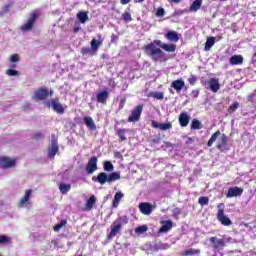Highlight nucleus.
Segmentation results:
<instances>
[{"mask_svg":"<svg viewBox=\"0 0 256 256\" xmlns=\"http://www.w3.org/2000/svg\"><path fill=\"white\" fill-rule=\"evenodd\" d=\"M219 1H227V0H219Z\"/></svg>","mask_w":256,"mask_h":256,"instance_id":"61","label":"nucleus"},{"mask_svg":"<svg viewBox=\"0 0 256 256\" xmlns=\"http://www.w3.org/2000/svg\"><path fill=\"white\" fill-rule=\"evenodd\" d=\"M165 15V9L164 8H158L156 10V16L157 17H163Z\"/></svg>","mask_w":256,"mask_h":256,"instance_id":"47","label":"nucleus"},{"mask_svg":"<svg viewBox=\"0 0 256 256\" xmlns=\"http://www.w3.org/2000/svg\"><path fill=\"white\" fill-rule=\"evenodd\" d=\"M143 51L152 59V61H154V63H157V61H161V59L165 57V52L163 51H166L167 53H175V51H177V45L163 43L161 40H154L153 42L144 45Z\"/></svg>","mask_w":256,"mask_h":256,"instance_id":"1","label":"nucleus"},{"mask_svg":"<svg viewBox=\"0 0 256 256\" xmlns=\"http://www.w3.org/2000/svg\"><path fill=\"white\" fill-rule=\"evenodd\" d=\"M208 89L213 93H217L221 89V84H219V78H210L208 81Z\"/></svg>","mask_w":256,"mask_h":256,"instance_id":"13","label":"nucleus"},{"mask_svg":"<svg viewBox=\"0 0 256 256\" xmlns=\"http://www.w3.org/2000/svg\"><path fill=\"white\" fill-rule=\"evenodd\" d=\"M49 97H53V90L49 91Z\"/></svg>","mask_w":256,"mask_h":256,"instance_id":"59","label":"nucleus"},{"mask_svg":"<svg viewBox=\"0 0 256 256\" xmlns=\"http://www.w3.org/2000/svg\"><path fill=\"white\" fill-rule=\"evenodd\" d=\"M7 243H11V239L5 235H0V245H7Z\"/></svg>","mask_w":256,"mask_h":256,"instance_id":"44","label":"nucleus"},{"mask_svg":"<svg viewBox=\"0 0 256 256\" xmlns=\"http://www.w3.org/2000/svg\"><path fill=\"white\" fill-rule=\"evenodd\" d=\"M243 195V188L239 187H231L228 189V192L226 194V197L231 198V197H241Z\"/></svg>","mask_w":256,"mask_h":256,"instance_id":"17","label":"nucleus"},{"mask_svg":"<svg viewBox=\"0 0 256 256\" xmlns=\"http://www.w3.org/2000/svg\"><path fill=\"white\" fill-rule=\"evenodd\" d=\"M165 38L172 43H177L179 41V34L175 30H169L165 34Z\"/></svg>","mask_w":256,"mask_h":256,"instance_id":"19","label":"nucleus"},{"mask_svg":"<svg viewBox=\"0 0 256 256\" xmlns=\"http://www.w3.org/2000/svg\"><path fill=\"white\" fill-rule=\"evenodd\" d=\"M141 113H143V104L137 105L128 117V123H137L141 119Z\"/></svg>","mask_w":256,"mask_h":256,"instance_id":"5","label":"nucleus"},{"mask_svg":"<svg viewBox=\"0 0 256 256\" xmlns=\"http://www.w3.org/2000/svg\"><path fill=\"white\" fill-rule=\"evenodd\" d=\"M83 121L90 131L97 130V125H95V121H93V118L91 116H85L83 118Z\"/></svg>","mask_w":256,"mask_h":256,"instance_id":"22","label":"nucleus"},{"mask_svg":"<svg viewBox=\"0 0 256 256\" xmlns=\"http://www.w3.org/2000/svg\"><path fill=\"white\" fill-rule=\"evenodd\" d=\"M217 220L220 221L221 224L224 225L225 227H229V225L233 224L231 219L225 215V210L223 208L218 209Z\"/></svg>","mask_w":256,"mask_h":256,"instance_id":"9","label":"nucleus"},{"mask_svg":"<svg viewBox=\"0 0 256 256\" xmlns=\"http://www.w3.org/2000/svg\"><path fill=\"white\" fill-rule=\"evenodd\" d=\"M43 137V134L41 132H36L33 136V139L35 141H39Z\"/></svg>","mask_w":256,"mask_h":256,"instance_id":"51","label":"nucleus"},{"mask_svg":"<svg viewBox=\"0 0 256 256\" xmlns=\"http://www.w3.org/2000/svg\"><path fill=\"white\" fill-rule=\"evenodd\" d=\"M98 39L93 38L90 42L92 51H99V47L103 45V39H101V34H98Z\"/></svg>","mask_w":256,"mask_h":256,"instance_id":"20","label":"nucleus"},{"mask_svg":"<svg viewBox=\"0 0 256 256\" xmlns=\"http://www.w3.org/2000/svg\"><path fill=\"white\" fill-rule=\"evenodd\" d=\"M163 61H167V59H163Z\"/></svg>","mask_w":256,"mask_h":256,"instance_id":"62","label":"nucleus"},{"mask_svg":"<svg viewBox=\"0 0 256 256\" xmlns=\"http://www.w3.org/2000/svg\"><path fill=\"white\" fill-rule=\"evenodd\" d=\"M125 103H127V98H121L119 103V109H123L125 107Z\"/></svg>","mask_w":256,"mask_h":256,"instance_id":"49","label":"nucleus"},{"mask_svg":"<svg viewBox=\"0 0 256 256\" xmlns=\"http://www.w3.org/2000/svg\"><path fill=\"white\" fill-rule=\"evenodd\" d=\"M228 141H229V138H227V135L222 134L220 138V142L217 145V149H219L220 151H222V149H225V147H227Z\"/></svg>","mask_w":256,"mask_h":256,"instance_id":"26","label":"nucleus"},{"mask_svg":"<svg viewBox=\"0 0 256 256\" xmlns=\"http://www.w3.org/2000/svg\"><path fill=\"white\" fill-rule=\"evenodd\" d=\"M140 3H143V1H145V0H138Z\"/></svg>","mask_w":256,"mask_h":256,"instance_id":"60","label":"nucleus"},{"mask_svg":"<svg viewBox=\"0 0 256 256\" xmlns=\"http://www.w3.org/2000/svg\"><path fill=\"white\" fill-rule=\"evenodd\" d=\"M125 133H127V130H125V129L117 130V135H118L120 141H127V136H125Z\"/></svg>","mask_w":256,"mask_h":256,"instance_id":"37","label":"nucleus"},{"mask_svg":"<svg viewBox=\"0 0 256 256\" xmlns=\"http://www.w3.org/2000/svg\"><path fill=\"white\" fill-rule=\"evenodd\" d=\"M139 211L142 213V215H151L153 213L154 209L157 208V204H151L149 202H141L139 204Z\"/></svg>","mask_w":256,"mask_h":256,"instance_id":"8","label":"nucleus"},{"mask_svg":"<svg viewBox=\"0 0 256 256\" xmlns=\"http://www.w3.org/2000/svg\"><path fill=\"white\" fill-rule=\"evenodd\" d=\"M121 179V174L119 172H112L109 175L105 172H100L97 176L92 177L94 183H100V185H105V183H113V181H119Z\"/></svg>","mask_w":256,"mask_h":256,"instance_id":"2","label":"nucleus"},{"mask_svg":"<svg viewBox=\"0 0 256 256\" xmlns=\"http://www.w3.org/2000/svg\"><path fill=\"white\" fill-rule=\"evenodd\" d=\"M57 153H59V145L57 144V140H52V144L48 149L49 159H55Z\"/></svg>","mask_w":256,"mask_h":256,"instance_id":"15","label":"nucleus"},{"mask_svg":"<svg viewBox=\"0 0 256 256\" xmlns=\"http://www.w3.org/2000/svg\"><path fill=\"white\" fill-rule=\"evenodd\" d=\"M74 33H79V27L74 28Z\"/></svg>","mask_w":256,"mask_h":256,"instance_id":"58","label":"nucleus"},{"mask_svg":"<svg viewBox=\"0 0 256 256\" xmlns=\"http://www.w3.org/2000/svg\"><path fill=\"white\" fill-rule=\"evenodd\" d=\"M33 193V190L31 189H27L25 191L24 196L20 199L19 203H18V207L23 208L26 205H29V201H31V195Z\"/></svg>","mask_w":256,"mask_h":256,"instance_id":"12","label":"nucleus"},{"mask_svg":"<svg viewBox=\"0 0 256 256\" xmlns=\"http://www.w3.org/2000/svg\"><path fill=\"white\" fill-rule=\"evenodd\" d=\"M188 83H190V85H195V83H197V78L195 75H191V77L188 78Z\"/></svg>","mask_w":256,"mask_h":256,"instance_id":"48","label":"nucleus"},{"mask_svg":"<svg viewBox=\"0 0 256 256\" xmlns=\"http://www.w3.org/2000/svg\"><path fill=\"white\" fill-rule=\"evenodd\" d=\"M152 97L154 99H158L159 101H162V99H164L165 95L163 94V92H154L152 94Z\"/></svg>","mask_w":256,"mask_h":256,"instance_id":"45","label":"nucleus"},{"mask_svg":"<svg viewBox=\"0 0 256 256\" xmlns=\"http://www.w3.org/2000/svg\"><path fill=\"white\" fill-rule=\"evenodd\" d=\"M49 97V89L46 87H40L32 96L34 101H45Z\"/></svg>","mask_w":256,"mask_h":256,"instance_id":"7","label":"nucleus"},{"mask_svg":"<svg viewBox=\"0 0 256 256\" xmlns=\"http://www.w3.org/2000/svg\"><path fill=\"white\" fill-rule=\"evenodd\" d=\"M171 87L175 89L176 93H181V90L185 87V81L183 79L174 80L171 83Z\"/></svg>","mask_w":256,"mask_h":256,"instance_id":"21","label":"nucleus"},{"mask_svg":"<svg viewBox=\"0 0 256 256\" xmlns=\"http://www.w3.org/2000/svg\"><path fill=\"white\" fill-rule=\"evenodd\" d=\"M178 121L181 127H187V125H189V121H191V117L187 112H182L178 117Z\"/></svg>","mask_w":256,"mask_h":256,"instance_id":"18","label":"nucleus"},{"mask_svg":"<svg viewBox=\"0 0 256 256\" xmlns=\"http://www.w3.org/2000/svg\"><path fill=\"white\" fill-rule=\"evenodd\" d=\"M39 16L40 14H38L37 10H32L27 22L21 26V31H31L36 21L39 19Z\"/></svg>","mask_w":256,"mask_h":256,"instance_id":"4","label":"nucleus"},{"mask_svg":"<svg viewBox=\"0 0 256 256\" xmlns=\"http://www.w3.org/2000/svg\"><path fill=\"white\" fill-rule=\"evenodd\" d=\"M121 5H128V3H131V0H120Z\"/></svg>","mask_w":256,"mask_h":256,"instance_id":"54","label":"nucleus"},{"mask_svg":"<svg viewBox=\"0 0 256 256\" xmlns=\"http://www.w3.org/2000/svg\"><path fill=\"white\" fill-rule=\"evenodd\" d=\"M65 225H67V220H61V222L59 224H56L54 226V231L57 233L59 231H61V229H63V227H65Z\"/></svg>","mask_w":256,"mask_h":256,"instance_id":"40","label":"nucleus"},{"mask_svg":"<svg viewBox=\"0 0 256 256\" xmlns=\"http://www.w3.org/2000/svg\"><path fill=\"white\" fill-rule=\"evenodd\" d=\"M6 75H8L9 77H17L19 76V71L14 69H8L6 70Z\"/></svg>","mask_w":256,"mask_h":256,"instance_id":"43","label":"nucleus"},{"mask_svg":"<svg viewBox=\"0 0 256 256\" xmlns=\"http://www.w3.org/2000/svg\"><path fill=\"white\" fill-rule=\"evenodd\" d=\"M149 228L147 227V225H142V226H138L136 229H135V233L137 235H142L143 233H147V230Z\"/></svg>","mask_w":256,"mask_h":256,"instance_id":"38","label":"nucleus"},{"mask_svg":"<svg viewBox=\"0 0 256 256\" xmlns=\"http://www.w3.org/2000/svg\"><path fill=\"white\" fill-rule=\"evenodd\" d=\"M122 19L123 21H125L126 23H129V21H133V18L131 17V13L130 12H124L122 14Z\"/></svg>","mask_w":256,"mask_h":256,"instance_id":"42","label":"nucleus"},{"mask_svg":"<svg viewBox=\"0 0 256 256\" xmlns=\"http://www.w3.org/2000/svg\"><path fill=\"white\" fill-rule=\"evenodd\" d=\"M51 107L59 115L65 113V108H63V104L59 102V98H55L51 101Z\"/></svg>","mask_w":256,"mask_h":256,"instance_id":"14","label":"nucleus"},{"mask_svg":"<svg viewBox=\"0 0 256 256\" xmlns=\"http://www.w3.org/2000/svg\"><path fill=\"white\" fill-rule=\"evenodd\" d=\"M10 7H11V5L6 4V5L3 7V10L7 12V11H9Z\"/></svg>","mask_w":256,"mask_h":256,"instance_id":"55","label":"nucleus"},{"mask_svg":"<svg viewBox=\"0 0 256 256\" xmlns=\"http://www.w3.org/2000/svg\"><path fill=\"white\" fill-rule=\"evenodd\" d=\"M198 203L199 205H201V207H205V205H209V197L201 196L198 199Z\"/></svg>","mask_w":256,"mask_h":256,"instance_id":"41","label":"nucleus"},{"mask_svg":"<svg viewBox=\"0 0 256 256\" xmlns=\"http://www.w3.org/2000/svg\"><path fill=\"white\" fill-rule=\"evenodd\" d=\"M97 156H92L87 165H86V172L88 175H93V173H95V171H97Z\"/></svg>","mask_w":256,"mask_h":256,"instance_id":"10","label":"nucleus"},{"mask_svg":"<svg viewBox=\"0 0 256 256\" xmlns=\"http://www.w3.org/2000/svg\"><path fill=\"white\" fill-rule=\"evenodd\" d=\"M161 225L162 226L159 228L158 233H168V231L173 229V221L171 220H162Z\"/></svg>","mask_w":256,"mask_h":256,"instance_id":"16","label":"nucleus"},{"mask_svg":"<svg viewBox=\"0 0 256 256\" xmlns=\"http://www.w3.org/2000/svg\"><path fill=\"white\" fill-rule=\"evenodd\" d=\"M172 1V3H181V0H171Z\"/></svg>","mask_w":256,"mask_h":256,"instance_id":"57","label":"nucleus"},{"mask_svg":"<svg viewBox=\"0 0 256 256\" xmlns=\"http://www.w3.org/2000/svg\"><path fill=\"white\" fill-rule=\"evenodd\" d=\"M59 191L62 195H67L71 191V184L60 183Z\"/></svg>","mask_w":256,"mask_h":256,"instance_id":"31","label":"nucleus"},{"mask_svg":"<svg viewBox=\"0 0 256 256\" xmlns=\"http://www.w3.org/2000/svg\"><path fill=\"white\" fill-rule=\"evenodd\" d=\"M191 129L193 131L197 129H203V124H201V121H199L198 119H193L191 123Z\"/></svg>","mask_w":256,"mask_h":256,"instance_id":"35","label":"nucleus"},{"mask_svg":"<svg viewBox=\"0 0 256 256\" xmlns=\"http://www.w3.org/2000/svg\"><path fill=\"white\" fill-rule=\"evenodd\" d=\"M237 109H239V102L235 101L228 107L227 112L229 115H233Z\"/></svg>","mask_w":256,"mask_h":256,"instance_id":"36","label":"nucleus"},{"mask_svg":"<svg viewBox=\"0 0 256 256\" xmlns=\"http://www.w3.org/2000/svg\"><path fill=\"white\" fill-rule=\"evenodd\" d=\"M210 242L213 243L214 249H219V247H225V240L223 239L217 240V237H211Z\"/></svg>","mask_w":256,"mask_h":256,"instance_id":"24","label":"nucleus"},{"mask_svg":"<svg viewBox=\"0 0 256 256\" xmlns=\"http://www.w3.org/2000/svg\"><path fill=\"white\" fill-rule=\"evenodd\" d=\"M151 127H153V129H160V131H169V129H173V124L171 122L159 123L155 120H152Z\"/></svg>","mask_w":256,"mask_h":256,"instance_id":"11","label":"nucleus"},{"mask_svg":"<svg viewBox=\"0 0 256 256\" xmlns=\"http://www.w3.org/2000/svg\"><path fill=\"white\" fill-rule=\"evenodd\" d=\"M201 5H203V0H195L191 5H190V11L197 13L201 9Z\"/></svg>","mask_w":256,"mask_h":256,"instance_id":"27","label":"nucleus"},{"mask_svg":"<svg viewBox=\"0 0 256 256\" xmlns=\"http://www.w3.org/2000/svg\"><path fill=\"white\" fill-rule=\"evenodd\" d=\"M20 59L21 58L19 57V54H12L10 56V62L11 63H19Z\"/></svg>","mask_w":256,"mask_h":256,"instance_id":"46","label":"nucleus"},{"mask_svg":"<svg viewBox=\"0 0 256 256\" xmlns=\"http://www.w3.org/2000/svg\"><path fill=\"white\" fill-rule=\"evenodd\" d=\"M129 223V218L127 216L118 217L111 225V231L107 235L108 241H111L113 237H116L118 233L121 232L123 225Z\"/></svg>","mask_w":256,"mask_h":256,"instance_id":"3","label":"nucleus"},{"mask_svg":"<svg viewBox=\"0 0 256 256\" xmlns=\"http://www.w3.org/2000/svg\"><path fill=\"white\" fill-rule=\"evenodd\" d=\"M199 253H201V250L190 248V249L184 250L182 252V255L183 256H193V255H199Z\"/></svg>","mask_w":256,"mask_h":256,"instance_id":"34","label":"nucleus"},{"mask_svg":"<svg viewBox=\"0 0 256 256\" xmlns=\"http://www.w3.org/2000/svg\"><path fill=\"white\" fill-rule=\"evenodd\" d=\"M17 67V64H15V62H13V64H11L10 69H15Z\"/></svg>","mask_w":256,"mask_h":256,"instance_id":"56","label":"nucleus"},{"mask_svg":"<svg viewBox=\"0 0 256 256\" xmlns=\"http://www.w3.org/2000/svg\"><path fill=\"white\" fill-rule=\"evenodd\" d=\"M81 53L83 55H89V53H91V49L88 47H83V48H81Z\"/></svg>","mask_w":256,"mask_h":256,"instance_id":"50","label":"nucleus"},{"mask_svg":"<svg viewBox=\"0 0 256 256\" xmlns=\"http://www.w3.org/2000/svg\"><path fill=\"white\" fill-rule=\"evenodd\" d=\"M230 65H243V56L233 55L230 58Z\"/></svg>","mask_w":256,"mask_h":256,"instance_id":"25","label":"nucleus"},{"mask_svg":"<svg viewBox=\"0 0 256 256\" xmlns=\"http://www.w3.org/2000/svg\"><path fill=\"white\" fill-rule=\"evenodd\" d=\"M103 168L104 171H108L109 173H111V171L115 169V166H113V163H111V161H106L104 162Z\"/></svg>","mask_w":256,"mask_h":256,"instance_id":"39","label":"nucleus"},{"mask_svg":"<svg viewBox=\"0 0 256 256\" xmlns=\"http://www.w3.org/2000/svg\"><path fill=\"white\" fill-rule=\"evenodd\" d=\"M191 96L193 97V99H197V97H199V90H192Z\"/></svg>","mask_w":256,"mask_h":256,"instance_id":"52","label":"nucleus"},{"mask_svg":"<svg viewBox=\"0 0 256 256\" xmlns=\"http://www.w3.org/2000/svg\"><path fill=\"white\" fill-rule=\"evenodd\" d=\"M17 165V159L9 156L0 157V169H11Z\"/></svg>","mask_w":256,"mask_h":256,"instance_id":"6","label":"nucleus"},{"mask_svg":"<svg viewBox=\"0 0 256 256\" xmlns=\"http://www.w3.org/2000/svg\"><path fill=\"white\" fill-rule=\"evenodd\" d=\"M220 135V130H217L215 133H213L207 142V147H213V144L217 141V137H219Z\"/></svg>","mask_w":256,"mask_h":256,"instance_id":"29","label":"nucleus"},{"mask_svg":"<svg viewBox=\"0 0 256 256\" xmlns=\"http://www.w3.org/2000/svg\"><path fill=\"white\" fill-rule=\"evenodd\" d=\"M114 157L116 159H123V154H121V152H119V151H116V152H114Z\"/></svg>","mask_w":256,"mask_h":256,"instance_id":"53","label":"nucleus"},{"mask_svg":"<svg viewBox=\"0 0 256 256\" xmlns=\"http://www.w3.org/2000/svg\"><path fill=\"white\" fill-rule=\"evenodd\" d=\"M213 45H215V37L212 36L207 38L204 46L205 51H211V47H213Z\"/></svg>","mask_w":256,"mask_h":256,"instance_id":"33","label":"nucleus"},{"mask_svg":"<svg viewBox=\"0 0 256 256\" xmlns=\"http://www.w3.org/2000/svg\"><path fill=\"white\" fill-rule=\"evenodd\" d=\"M77 19L80 21V23L85 24L87 21H89V15H87V12L80 11L77 13Z\"/></svg>","mask_w":256,"mask_h":256,"instance_id":"28","label":"nucleus"},{"mask_svg":"<svg viewBox=\"0 0 256 256\" xmlns=\"http://www.w3.org/2000/svg\"><path fill=\"white\" fill-rule=\"evenodd\" d=\"M95 203H97V199L95 198V195L90 196V198L87 200L86 205H85L86 209L88 211H91V209H93V205H95Z\"/></svg>","mask_w":256,"mask_h":256,"instance_id":"32","label":"nucleus"},{"mask_svg":"<svg viewBox=\"0 0 256 256\" xmlns=\"http://www.w3.org/2000/svg\"><path fill=\"white\" fill-rule=\"evenodd\" d=\"M125 195L123 194V192L119 191L114 195V200L112 203V207L117 208L119 207V203L121 201V198L124 197Z\"/></svg>","mask_w":256,"mask_h":256,"instance_id":"30","label":"nucleus"},{"mask_svg":"<svg viewBox=\"0 0 256 256\" xmlns=\"http://www.w3.org/2000/svg\"><path fill=\"white\" fill-rule=\"evenodd\" d=\"M96 99L98 103H102L103 105H105V103H107V99H109V91L107 90L101 91L96 95Z\"/></svg>","mask_w":256,"mask_h":256,"instance_id":"23","label":"nucleus"}]
</instances>
